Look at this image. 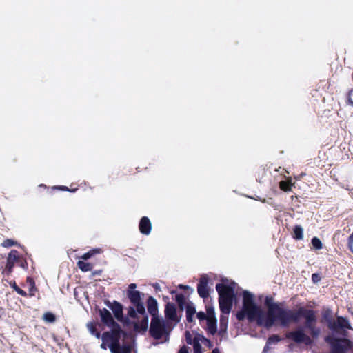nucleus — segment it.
Here are the masks:
<instances>
[{
	"instance_id": "f257e3e1",
	"label": "nucleus",
	"mask_w": 353,
	"mask_h": 353,
	"mask_svg": "<svg viewBox=\"0 0 353 353\" xmlns=\"http://www.w3.org/2000/svg\"><path fill=\"white\" fill-rule=\"evenodd\" d=\"M264 304L268 310L266 313L256 304L252 293L243 291V308L250 319H256L259 325L266 328L275 324L283 327L290 309L283 307V303L274 302L273 298L268 296L265 298Z\"/></svg>"
},
{
	"instance_id": "f03ea898",
	"label": "nucleus",
	"mask_w": 353,
	"mask_h": 353,
	"mask_svg": "<svg viewBox=\"0 0 353 353\" xmlns=\"http://www.w3.org/2000/svg\"><path fill=\"white\" fill-rule=\"evenodd\" d=\"M301 317L305 319L303 325L288 332L286 338L297 344L311 345L321 334V328L316 326L317 318L313 310L300 307L294 311L290 309L283 327H288L291 323H298Z\"/></svg>"
},
{
	"instance_id": "7ed1b4c3",
	"label": "nucleus",
	"mask_w": 353,
	"mask_h": 353,
	"mask_svg": "<svg viewBox=\"0 0 353 353\" xmlns=\"http://www.w3.org/2000/svg\"><path fill=\"white\" fill-rule=\"evenodd\" d=\"M223 282H224L223 280ZM236 285V283L234 281L230 284L222 283H217L216 285V290L219 294V307L223 313L230 312L233 301L236 296L234 292Z\"/></svg>"
},
{
	"instance_id": "20e7f679",
	"label": "nucleus",
	"mask_w": 353,
	"mask_h": 353,
	"mask_svg": "<svg viewBox=\"0 0 353 353\" xmlns=\"http://www.w3.org/2000/svg\"><path fill=\"white\" fill-rule=\"evenodd\" d=\"M143 294L140 291L127 292V296L130 299L132 304L137 307L139 314L143 316L140 321L134 323V330L137 332H145L148 328V316L146 314L145 308L141 301V296Z\"/></svg>"
},
{
	"instance_id": "39448f33",
	"label": "nucleus",
	"mask_w": 353,
	"mask_h": 353,
	"mask_svg": "<svg viewBox=\"0 0 353 353\" xmlns=\"http://www.w3.org/2000/svg\"><path fill=\"white\" fill-rule=\"evenodd\" d=\"M122 333L121 327L117 330L112 328V332H105L101 336L103 342L108 343V348L111 353H132L131 347L129 345L120 344V338Z\"/></svg>"
},
{
	"instance_id": "423d86ee",
	"label": "nucleus",
	"mask_w": 353,
	"mask_h": 353,
	"mask_svg": "<svg viewBox=\"0 0 353 353\" xmlns=\"http://www.w3.org/2000/svg\"><path fill=\"white\" fill-rule=\"evenodd\" d=\"M174 326V325H172L161 317H154L151 319L149 332L156 340L163 339L165 341H168Z\"/></svg>"
},
{
	"instance_id": "0eeeda50",
	"label": "nucleus",
	"mask_w": 353,
	"mask_h": 353,
	"mask_svg": "<svg viewBox=\"0 0 353 353\" xmlns=\"http://www.w3.org/2000/svg\"><path fill=\"white\" fill-rule=\"evenodd\" d=\"M327 327L331 331L339 333L344 336L346 335L347 330H353L348 319L345 317L341 316H337L336 319L333 320L331 324H330Z\"/></svg>"
},
{
	"instance_id": "6e6552de",
	"label": "nucleus",
	"mask_w": 353,
	"mask_h": 353,
	"mask_svg": "<svg viewBox=\"0 0 353 353\" xmlns=\"http://www.w3.org/2000/svg\"><path fill=\"white\" fill-rule=\"evenodd\" d=\"M105 305L109 307L113 312L115 319L123 324H130V320L128 317L123 316V307L121 303L117 301L110 302L108 300L105 301Z\"/></svg>"
},
{
	"instance_id": "1a4fd4ad",
	"label": "nucleus",
	"mask_w": 353,
	"mask_h": 353,
	"mask_svg": "<svg viewBox=\"0 0 353 353\" xmlns=\"http://www.w3.org/2000/svg\"><path fill=\"white\" fill-rule=\"evenodd\" d=\"M99 314L101 322L106 326L111 328L120 330V325L114 321L111 312L106 308L99 309Z\"/></svg>"
},
{
	"instance_id": "9d476101",
	"label": "nucleus",
	"mask_w": 353,
	"mask_h": 353,
	"mask_svg": "<svg viewBox=\"0 0 353 353\" xmlns=\"http://www.w3.org/2000/svg\"><path fill=\"white\" fill-rule=\"evenodd\" d=\"M20 261V257L19 252L16 250H12L7 257V261L6 265L5 271L7 274H10L12 272L14 264Z\"/></svg>"
},
{
	"instance_id": "9b49d317",
	"label": "nucleus",
	"mask_w": 353,
	"mask_h": 353,
	"mask_svg": "<svg viewBox=\"0 0 353 353\" xmlns=\"http://www.w3.org/2000/svg\"><path fill=\"white\" fill-rule=\"evenodd\" d=\"M208 276L206 274L201 275L199 283L197 285V292L200 297L203 299L208 298L209 287H208Z\"/></svg>"
},
{
	"instance_id": "f8f14e48",
	"label": "nucleus",
	"mask_w": 353,
	"mask_h": 353,
	"mask_svg": "<svg viewBox=\"0 0 353 353\" xmlns=\"http://www.w3.org/2000/svg\"><path fill=\"white\" fill-rule=\"evenodd\" d=\"M165 316L168 321L174 323V325L179 322L180 319L177 316L176 308L174 303L168 302L165 307Z\"/></svg>"
},
{
	"instance_id": "ddd939ff",
	"label": "nucleus",
	"mask_w": 353,
	"mask_h": 353,
	"mask_svg": "<svg viewBox=\"0 0 353 353\" xmlns=\"http://www.w3.org/2000/svg\"><path fill=\"white\" fill-rule=\"evenodd\" d=\"M148 312L154 317H160L158 315V303L157 300L153 296H150L147 301Z\"/></svg>"
},
{
	"instance_id": "4468645a",
	"label": "nucleus",
	"mask_w": 353,
	"mask_h": 353,
	"mask_svg": "<svg viewBox=\"0 0 353 353\" xmlns=\"http://www.w3.org/2000/svg\"><path fill=\"white\" fill-rule=\"evenodd\" d=\"M139 228L141 233L148 235L152 230V223L150 219L147 216H143L139 221Z\"/></svg>"
},
{
	"instance_id": "2eb2a0df",
	"label": "nucleus",
	"mask_w": 353,
	"mask_h": 353,
	"mask_svg": "<svg viewBox=\"0 0 353 353\" xmlns=\"http://www.w3.org/2000/svg\"><path fill=\"white\" fill-rule=\"evenodd\" d=\"M185 312H186V320L188 323H191L193 321V316L196 314V307L194 304L189 301L187 303L185 307Z\"/></svg>"
},
{
	"instance_id": "dca6fc26",
	"label": "nucleus",
	"mask_w": 353,
	"mask_h": 353,
	"mask_svg": "<svg viewBox=\"0 0 353 353\" xmlns=\"http://www.w3.org/2000/svg\"><path fill=\"white\" fill-rule=\"evenodd\" d=\"M207 330L209 334L214 335L217 332V320L216 318L207 319Z\"/></svg>"
},
{
	"instance_id": "f3484780",
	"label": "nucleus",
	"mask_w": 353,
	"mask_h": 353,
	"mask_svg": "<svg viewBox=\"0 0 353 353\" xmlns=\"http://www.w3.org/2000/svg\"><path fill=\"white\" fill-rule=\"evenodd\" d=\"M175 301L176 302L180 310L183 311L185 308L187 303L185 297L183 294H176L175 296Z\"/></svg>"
},
{
	"instance_id": "a211bd4d",
	"label": "nucleus",
	"mask_w": 353,
	"mask_h": 353,
	"mask_svg": "<svg viewBox=\"0 0 353 353\" xmlns=\"http://www.w3.org/2000/svg\"><path fill=\"white\" fill-rule=\"evenodd\" d=\"M322 317L323 321L327 323L328 326L331 324L332 321L334 320L332 318V311L330 308H326L323 310L322 314Z\"/></svg>"
},
{
	"instance_id": "6ab92c4d",
	"label": "nucleus",
	"mask_w": 353,
	"mask_h": 353,
	"mask_svg": "<svg viewBox=\"0 0 353 353\" xmlns=\"http://www.w3.org/2000/svg\"><path fill=\"white\" fill-rule=\"evenodd\" d=\"M293 238L296 240H301L303 238V229L301 225H295L293 229Z\"/></svg>"
},
{
	"instance_id": "aec40b11",
	"label": "nucleus",
	"mask_w": 353,
	"mask_h": 353,
	"mask_svg": "<svg viewBox=\"0 0 353 353\" xmlns=\"http://www.w3.org/2000/svg\"><path fill=\"white\" fill-rule=\"evenodd\" d=\"M77 265L79 269L83 272H88L92 269V265L90 263L79 261Z\"/></svg>"
},
{
	"instance_id": "412c9836",
	"label": "nucleus",
	"mask_w": 353,
	"mask_h": 353,
	"mask_svg": "<svg viewBox=\"0 0 353 353\" xmlns=\"http://www.w3.org/2000/svg\"><path fill=\"white\" fill-rule=\"evenodd\" d=\"M43 319L47 323H54L56 321V316L50 312H46L43 315Z\"/></svg>"
},
{
	"instance_id": "4be33fe9",
	"label": "nucleus",
	"mask_w": 353,
	"mask_h": 353,
	"mask_svg": "<svg viewBox=\"0 0 353 353\" xmlns=\"http://www.w3.org/2000/svg\"><path fill=\"white\" fill-rule=\"evenodd\" d=\"M87 327L92 335L94 336L97 339L101 337V333L97 330V328L92 323H88Z\"/></svg>"
},
{
	"instance_id": "5701e85b",
	"label": "nucleus",
	"mask_w": 353,
	"mask_h": 353,
	"mask_svg": "<svg viewBox=\"0 0 353 353\" xmlns=\"http://www.w3.org/2000/svg\"><path fill=\"white\" fill-rule=\"evenodd\" d=\"M313 248L315 250H321L322 248L321 241L318 237H313L311 240Z\"/></svg>"
},
{
	"instance_id": "b1692460",
	"label": "nucleus",
	"mask_w": 353,
	"mask_h": 353,
	"mask_svg": "<svg viewBox=\"0 0 353 353\" xmlns=\"http://www.w3.org/2000/svg\"><path fill=\"white\" fill-rule=\"evenodd\" d=\"M139 312H137V307L133 306H130L128 310V315L129 317L132 319H136L137 317V314Z\"/></svg>"
},
{
	"instance_id": "393cba45",
	"label": "nucleus",
	"mask_w": 353,
	"mask_h": 353,
	"mask_svg": "<svg viewBox=\"0 0 353 353\" xmlns=\"http://www.w3.org/2000/svg\"><path fill=\"white\" fill-rule=\"evenodd\" d=\"M16 245H17V242L10 239L4 240L1 244V245L3 248H10Z\"/></svg>"
},
{
	"instance_id": "a878e982",
	"label": "nucleus",
	"mask_w": 353,
	"mask_h": 353,
	"mask_svg": "<svg viewBox=\"0 0 353 353\" xmlns=\"http://www.w3.org/2000/svg\"><path fill=\"white\" fill-rule=\"evenodd\" d=\"M245 315L248 316V319H250L246 311L243 307V311L239 312L236 314V318L239 321H242L245 319ZM251 320H256V319H251Z\"/></svg>"
},
{
	"instance_id": "bb28decb",
	"label": "nucleus",
	"mask_w": 353,
	"mask_h": 353,
	"mask_svg": "<svg viewBox=\"0 0 353 353\" xmlns=\"http://www.w3.org/2000/svg\"><path fill=\"white\" fill-rule=\"evenodd\" d=\"M227 333V325L223 323L222 319H221L220 322V330L219 332V334L223 336Z\"/></svg>"
},
{
	"instance_id": "cd10ccee",
	"label": "nucleus",
	"mask_w": 353,
	"mask_h": 353,
	"mask_svg": "<svg viewBox=\"0 0 353 353\" xmlns=\"http://www.w3.org/2000/svg\"><path fill=\"white\" fill-rule=\"evenodd\" d=\"M281 340L279 336L277 334H273L268 339V341L271 344H276Z\"/></svg>"
},
{
	"instance_id": "c85d7f7f",
	"label": "nucleus",
	"mask_w": 353,
	"mask_h": 353,
	"mask_svg": "<svg viewBox=\"0 0 353 353\" xmlns=\"http://www.w3.org/2000/svg\"><path fill=\"white\" fill-rule=\"evenodd\" d=\"M185 335V341H186L187 343L189 345H192V344L194 345V343L196 342V340H198L196 338L194 340H193L192 334L190 333L189 331H186Z\"/></svg>"
},
{
	"instance_id": "c756f323",
	"label": "nucleus",
	"mask_w": 353,
	"mask_h": 353,
	"mask_svg": "<svg viewBox=\"0 0 353 353\" xmlns=\"http://www.w3.org/2000/svg\"><path fill=\"white\" fill-rule=\"evenodd\" d=\"M12 288L18 294H20L22 296H27V293L24 290L21 289L15 283H14Z\"/></svg>"
},
{
	"instance_id": "7c9ffc66",
	"label": "nucleus",
	"mask_w": 353,
	"mask_h": 353,
	"mask_svg": "<svg viewBox=\"0 0 353 353\" xmlns=\"http://www.w3.org/2000/svg\"><path fill=\"white\" fill-rule=\"evenodd\" d=\"M207 319H210L212 317V319L216 318L215 316V312L213 307H208L207 309Z\"/></svg>"
},
{
	"instance_id": "2f4dec72",
	"label": "nucleus",
	"mask_w": 353,
	"mask_h": 353,
	"mask_svg": "<svg viewBox=\"0 0 353 353\" xmlns=\"http://www.w3.org/2000/svg\"><path fill=\"white\" fill-rule=\"evenodd\" d=\"M194 353H202L201 345H200L199 340H196V342L194 343Z\"/></svg>"
},
{
	"instance_id": "473e14b6",
	"label": "nucleus",
	"mask_w": 353,
	"mask_h": 353,
	"mask_svg": "<svg viewBox=\"0 0 353 353\" xmlns=\"http://www.w3.org/2000/svg\"><path fill=\"white\" fill-rule=\"evenodd\" d=\"M321 279V277L319 274L314 273L312 274V281L314 283H319Z\"/></svg>"
},
{
	"instance_id": "72a5a7b5",
	"label": "nucleus",
	"mask_w": 353,
	"mask_h": 353,
	"mask_svg": "<svg viewBox=\"0 0 353 353\" xmlns=\"http://www.w3.org/2000/svg\"><path fill=\"white\" fill-rule=\"evenodd\" d=\"M196 317L198 318V319L199 321H203V320H206L207 321V315H206V313H205L204 312H199L196 313Z\"/></svg>"
},
{
	"instance_id": "f704fd0d",
	"label": "nucleus",
	"mask_w": 353,
	"mask_h": 353,
	"mask_svg": "<svg viewBox=\"0 0 353 353\" xmlns=\"http://www.w3.org/2000/svg\"><path fill=\"white\" fill-rule=\"evenodd\" d=\"M53 188L60 190H64V191H70L72 192H74L77 190V189L70 190L67 186H64V185H57V186H54Z\"/></svg>"
},
{
	"instance_id": "c9c22d12",
	"label": "nucleus",
	"mask_w": 353,
	"mask_h": 353,
	"mask_svg": "<svg viewBox=\"0 0 353 353\" xmlns=\"http://www.w3.org/2000/svg\"><path fill=\"white\" fill-rule=\"evenodd\" d=\"M92 256H93V252H90V251H89L86 253H84L82 255L81 259L86 261V260L89 259Z\"/></svg>"
},
{
	"instance_id": "e433bc0d",
	"label": "nucleus",
	"mask_w": 353,
	"mask_h": 353,
	"mask_svg": "<svg viewBox=\"0 0 353 353\" xmlns=\"http://www.w3.org/2000/svg\"><path fill=\"white\" fill-rule=\"evenodd\" d=\"M137 288V284L136 283H130L129 285H128V289L127 290V292H135L137 291L135 289Z\"/></svg>"
},
{
	"instance_id": "4c0bfd02",
	"label": "nucleus",
	"mask_w": 353,
	"mask_h": 353,
	"mask_svg": "<svg viewBox=\"0 0 353 353\" xmlns=\"http://www.w3.org/2000/svg\"><path fill=\"white\" fill-rule=\"evenodd\" d=\"M272 344L271 343H269V342L267 341L264 347H263V352L262 353H267L270 349V345Z\"/></svg>"
},
{
	"instance_id": "58836bf2",
	"label": "nucleus",
	"mask_w": 353,
	"mask_h": 353,
	"mask_svg": "<svg viewBox=\"0 0 353 353\" xmlns=\"http://www.w3.org/2000/svg\"><path fill=\"white\" fill-rule=\"evenodd\" d=\"M280 186H281V190H283L285 192L290 190V188L288 185H286L285 182H283V181L281 183Z\"/></svg>"
},
{
	"instance_id": "ea45409f",
	"label": "nucleus",
	"mask_w": 353,
	"mask_h": 353,
	"mask_svg": "<svg viewBox=\"0 0 353 353\" xmlns=\"http://www.w3.org/2000/svg\"><path fill=\"white\" fill-rule=\"evenodd\" d=\"M153 288L157 291H161V286L159 283H152V284Z\"/></svg>"
},
{
	"instance_id": "a19ab883",
	"label": "nucleus",
	"mask_w": 353,
	"mask_h": 353,
	"mask_svg": "<svg viewBox=\"0 0 353 353\" xmlns=\"http://www.w3.org/2000/svg\"><path fill=\"white\" fill-rule=\"evenodd\" d=\"M178 353H189L188 347L185 346H183L179 351Z\"/></svg>"
},
{
	"instance_id": "79ce46f5",
	"label": "nucleus",
	"mask_w": 353,
	"mask_h": 353,
	"mask_svg": "<svg viewBox=\"0 0 353 353\" xmlns=\"http://www.w3.org/2000/svg\"><path fill=\"white\" fill-rule=\"evenodd\" d=\"M108 347V343H107L106 342H103V341H102V343L101 344V347L103 350H106Z\"/></svg>"
},
{
	"instance_id": "37998d69",
	"label": "nucleus",
	"mask_w": 353,
	"mask_h": 353,
	"mask_svg": "<svg viewBox=\"0 0 353 353\" xmlns=\"http://www.w3.org/2000/svg\"><path fill=\"white\" fill-rule=\"evenodd\" d=\"M18 263L23 268H25L26 266L27 265V262L26 261H22L21 260H20V261Z\"/></svg>"
},
{
	"instance_id": "c03bdc74",
	"label": "nucleus",
	"mask_w": 353,
	"mask_h": 353,
	"mask_svg": "<svg viewBox=\"0 0 353 353\" xmlns=\"http://www.w3.org/2000/svg\"><path fill=\"white\" fill-rule=\"evenodd\" d=\"M179 288L180 289H183V290H185V289H189L190 288V287L188 285H183V284H180L179 285Z\"/></svg>"
},
{
	"instance_id": "a18cd8bd",
	"label": "nucleus",
	"mask_w": 353,
	"mask_h": 353,
	"mask_svg": "<svg viewBox=\"0 0 353 353\" xmlns=\"http://www.w3.org/2000/svg\"><path fill=\"white\" fill-rule=\"evenodd\" d=\"M101 251L100 249H93L92 250H90V252H93V255L97 254V253H99Z\"/></svg>"
},
{
	"instance_id": "49530a36",
	"label": "nucleus",
	"mask_w": 353,
	"mask_h": 353,
	"mask_svg": "<svg viewBox=\"0 0 353 353\" xmlns=\"http://www.w3.org/2000/svg\"><path fill=\"white\" fill-rule=\"evenodd\" d=\"M348 103L353 106V101L351 99L350 97L348 98Z\"/></svg>"
},
{
	"instance_id": "de8ad7c7",
	"label": "nucleus",
	"mask_w": 353,
	"mask_h": 353,
	"mask_svg": "<svg viewBox=\"0 0 353 353\" xmlns=\"http://www.w3.org/2000/svg\"><path fill=\"white\" fill-rule=\"evenodd\" d=\"M101 270L95 271V272L93 273V274H94V275H99V274H101Z\"/></svg>"
},
{
	"instance_id": "09e8293b",
	"label": "nucleus",
	"mask_w": 353,
	"mask_h": 353,
	"mask_svg": "<svg viewBox=\"0 0 353 353\" xmlns=\"http://www.w3.org/2000/svg\"><path fill=\"white\" fill-rule=\"evenodd\" d=\"M30 284L32 285V289L34 288V282L32 279H30Z\"/></svg>"
},
{
	"instance_id": "8fccbe9b",
	"label": "nucleus",
	"mask_w": 353,
	"mask_h": 353,
	"mask_svg": "<svg viewBox=\"0 0 353 353\" xmlns=\"http://www.w3.org/2000/svg\"><path fill=\"white\" fill-rule=\"evenodd\" d=\"M212 353H219V350L217 349H214L212 350Z\"/></svg>"
}]
</instances>
